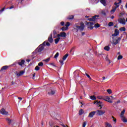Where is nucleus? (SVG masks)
Returning a JSON list of instances; mask_svg holds the SVG:
<instances>
[{
  "instance_id": "obj_32",
  "label": "nucleus",
  "mask_w": 127,
  "mask_h": 127,
  "mask_svg": "<svg viewBox=\"0 0 127 127\" xmlns=\"http://www.w3.org/2000/svg\"><path fill=\"white\" fill-rule=\"evenodd\" d=\"M85 74L86 76H87V77H88L89 78V80L92 79V78H91V76H90V75H89L88 73H87V72H85Z\"/></svg>"
},
{
  "instance_id": "obj_13",
  "label": "nucleus",
  "mask_w": 127,
  "mask_h": 127,
  "mask_svg": "<svg viewBox=\"0 0 127 127\" xmlns=\"http://www.w3.org/2000/svg\"><path fill=\"white\" fill-rule=\"evenodd\" d=\"M48 41L50 43H53V38H52V34H51L50 36L48 37Z\"/></svg>"
},
{
  "instance_id": "obj_39",
  "label": "nucleus",
  "mask_w": 127,
  "mask_h": 127,
  "mask_svg": "<svg viewBox=\"0 0 127 127\" xmlns=\"http://www.w3.org/2000/svg\"><path fill=\"white\" fill-rule=\"evenodd\" d=\"M102 14H103V15H106L107 13H106V11L104 10H102L101 12Z\"/></svg>"
},
{
  "instance_id": "obj_43",
  "label": "nucleus",
  "mask_w": 127,
  "mask_h": 127,
  "mask_svg": "<svg viewBox=\"0 0 127 127\" xmlns=\"http://www.w3.org/2000/svg\"><path fill=\"white\" fill-rule=\"evenodd\" d=\"M86 125H87L86 122H83V125H82V127H85Z\"/></svg>"
},
{
  "instance_id": "obj_61",
  "label": "nucleus",
  "mask_w": 127,
  "mask_h": 127,
  "mask_svg": "<svg viewBox=\"0 0 127 127\" xmlns=\"http://www.w3.org/2000/svg\"><path fill=\"white\" fill-rule=\"evenodd\" d=\"M119 0V3H122V0Z\"/></svg>"
},
{
  "instance_id": "obj_12",
  "label": "nucleus",
  "mask_w": 127,
  "mask_h": 127,
  "mask_svg": "<svg viewBox=\"0 0 127 127\" xmlns=\"http://www.w3.org/2000/svg\"><path fill=\"white\" fill-rule=\"evenodd\" d=\"M120 34V31L118 29H116L115 30V33L112 34V36H118Z\"/></svg>"
},
{
  "instance_id": "obj_49",
  "label": "nucleus",
  "mask_w": 127,
  "mask_h": 127,
  "mask_svg": "<svg viewBox=\"0 0 127 127\" xmlns=\"http://www.w3.org/2000/svg\"><path fill=\"white\" fill-rule=\"evenodd\" d=\"M117 9L116 8H115L114 9H113L112 10H111V12H115L116 11V10Z\"/></svg>"
},
{
  "instance_id": "obj_37",
  "label": "nucleus",
  "mask_w": 127,
  "mask_h": 127,
  "mask_svg": "<svg viewBox=\"0 0 127 127\" xmlns=\"http://www.w3.org/2000/svg\"><path fill=\"white\" fill-rule=\"evenodd\" d=\"M40 67H39V66H38H38H36L35 67V70L36 71H38V70H40Z\"/></svg>"
},
{
  "instance_id": "obj_58",
  "label": "nucleus",
  "mask_w": 127,
  "mask_h": 127,
  "mask_svg": "<svg viewBox=\"0 0 127 127\" xmlns=\"http://www.w3.org/2000/svg\"><path fill=\"white\" fill-rule=\"evenodd\" d=\"M119 6H120V5H116V7H115V8L117 9V8H118V7H119Z\"/></svg>"
},
{
  "instance_id": "obj_17",
  "label": "nucleus",
  "mask_w": 127,
  "mask_h": 127,
  "mask_svg": "<svg viewBox=\"0 0 127 127\" xmlns=\"http://www.w3.org/2000/svg\"><path fill=\"white\" fill-rule=\"evenodd\" d=\"M100 2L104 5V6H107V2L106 1V0H100Z\"/></svg>"
},
{
  "instance_id": "obj_34",
  "label": "nucleus",
  "mask_w": 127,
  "mask_h": 127,
  "mask_svg": "<svg viewBox=\"0 0 127 127\" xmlns=\"http://www.w3.org/2000/svg\"><path fill=\"white\" fill-rule=\"evenodd\" d=\"M38 66H40V67H42V66H43V63L42 62H40L38 64Z\"/></svg>"
},
{
  "instance_id": "obj_14",
  "label": "nucleus",
  "mask_w": 127,
  "mask_h": 127,
  "mask_svg": "<svg viewBox=\"0 0 127 127\" xmlns=\"http://www.w3.org/2000/svg\"><path fill=\"white\" fill-rule=\"evenodd\" d=\"M94 115H96V111H92L89 114L88 118H93Z\"/></svg>"
},
{
  "instance_id": "obj_51",
  "label": "nucleus",
  "mask_w": 127,
  "mask_h": 127,
  "mask_svg": "<svg viewBox=\"0 0 127 127\" xmlns=\"http://www.w3.org/2000/svg\"><path fill=\"white\" fill-rule=\"evenodd\" d=\"M18 100H19L18 103H20V101H21L22 100V98L18 97Z\"/></svg>"
},
{
  "instance_id": "obj_30",
  "label": "nucleus",
  "mask_w": 127,
  "mask_h": 127,
  "mask_svg": "<svg viewBox=\"0 0 127 127\" xmlns=\"http://www.w3.org/2000/svg\"><path fill=\"white\" fill-rule=\"evenodd\" d=\"M120 31H125L126 28L125 27H121V28H120Z\"/></svg>"
},
{
  "instance_id": "obj_41",
  "label": "nucleus",
  "mask_w": 127,
  "mask_h": 127,
  "mask_svg": "<svg viewBox=\"0 0 127 127\" xmlns=\"http://www.w3.org/2000/svg\"><path fill=\"white\" fill-rule=\"evenodd\" d=\"M106 127H113L110 123L106 124Z\"/></svg>"
},
{
  "instance_id": "obj_4",
  "label": "nucleus",
  "mask_w": 127,
  "mask_h": 127,
  "mask_svg": "<svg viewBox=\"0 0 127 127\" xmlns=\"http://www.w3.org/2000/svg\"><path fill=\"white\" fill-rule=\"evenodd\" d=\"M0 113H1V114L3 115V116H7V115H8V112L6 111L5 109L4 108H2L0 110Z\"/></svg>"
},
{
  "instance_id": "obj_18",
  "label": "nucleus",
  "mask_w": 127,
  "mask_h": 127,
  "mask_svg": "<svg viewBox=\"0 0 127 127\" xmlns=\"http://www.w3.org/2000/svg\"><path fill=\"white\" fill-rule=\"evenodd\" d=\"M25 63V61H24V60H22L20 62L18 63V64L20 66H22V65H24Z\"/></svg>"
},
{
  "instance_id": "obj_23",
  "label": "nucleus",
  "mask_w": 127,
  "mask_h": 127,
  "mask_svg": "<svg viewBox=\"0 0 127 127\" xmlns=\"http://www.w3.org/2000/svg\"><path fill=\"white\" fill-rule=\"evenodd\" d=\"M6 121L7 122L8 125H11V120H10L9 118H6Z\"/></svg>"
},
{
  "instance_id": "obj_47",
  "label": "nucleus",
  "mask_w": 127,
  "mask_h": 127,
  "mask_svg": "<svg viewBox=\"0 0 127 127\" xmlns=\"http://www.w3.org/2000/svg\"><path fill=\"white\" fill-rule=\"evenodd\" d=\"M59 62H60L61 64H62V65H63L64 64V61L63 60H60Z\"/></svg>"
},
{
  "instance_id": "obj_48",
  "label": "nucleus",
  "mask_w": 127,
  "mask_h": 127,
  "mask_svg": "<svg viewBox=\"0 0 127 127\" xmlns=\"http://www.w3.org/2000/svg\"><path fill=\"white\" fill-rule=\"evenodd\" d=\"M4 9H5V7H3L2 8V9H1L0 10V13H1V12H2V11H3V10H4Z\"/></svg>"
},
{
  "instance_id": "obj_9",
  "label": "nucleus",
  "mask_w": 127,
  "mask_h": 127,
  "mask_svg": "<svg viewBox=\"0 0 127 127\" xmlns=\"http://www.w3.org/2000/svg\"><path fill=\"white\" fill-rule=\"evenodd\" d=\"M104 100L108 102V103H113V101L111 100V98L109 96H105Z\"/></svg>"
},
{
  "instance_id": "obj_64",
  "label": "nucleus",
  "mask_w": 127,
  "mask_h": 127,
  "mask_svg": "<svg viewBox=\"0 0 127 127\" xmlns=\"http://www.w3.org/2000/svg\"><path fill=\"white\" fill-rule=\"evenodd\" d=\"M125 6H126V7L127 8V2L126 3Z\"/></svg>"
},
{
  "instance_id": "obj_1",
  "label": "nucleus",
  "mask_w": 127,
  "mask_h": 127,
  "mask_svg": "<svg viewBox=\"0 0 127 127\" xmlns=\"http://www.w3.org/2000/svg\"><path fill=\"white\" fill-rule=\"evenodd\" d=\"M99 15H95L93 16L92 18H89L88 19V20L89 21H92V22H86V25L88 26V28H90L91 30L93 29L94 28V24L96 23V22H98V18H97V17H99Z\"/></svg>"
},
{
  "instance_id": "obj_16",
  "label": "nucleus",
  "mask_w": 127,
  "mask_h": 127,
  "mask_svg": "<svg viewBox=\"0 0 127 127\" xmlns=\"http://www.w3.org/2000/svg\"><path fill=\"white\" fill-rule=\"evenodd\" d=\"M55 92H56V90L51 89V92H48V94L49 95V96H53V95L55 94Z\"/></svg>"
},
{
  "instance_id": "obj_54",
  "label": "nucleus",
  "mask_w": 127,
  "mask_h": 127,
  "mask_svg": "<svg viewBox=\"0 0 127 127\" xmlns=\"http://www.w3.org/2000/svg\"><path fill=\"white\" fill-rule=\"evenodd\" d=\"M113 121H114V122L115 123V124H116V123H117V119H116V118L114 119H113Z\"/></svg>"
},
{
  "instance_id": "obj_55",
  "label": "nucleus",
  "mask_w": 127,
  "mask_h": 127,
  "mask_svg": "<svg viewBox=\"0 0 127 127\" xmlns=\"http://www.w3.org/2000/svg\"><path fill=\"white\" fill-rule=\"evenodd\" d=\"M81 35H82V36H84V35H85V32H82Z\"/></svg>"
},
{
  "instance_id": "obj_56",
  "label": "nucleus",
  "mask_w": 127,
  "mask_h": 127,
  "mask_svg": "<svg viewBox=\"0 0 127 127\" xmlns=\"http://www.w3.org/2000/svg\"><path fill=\"white\" fill-rule=\"evenodd\" d=\"M102 78H103V81H104V80H106V77L103 76Z\"/></svg>"
},
{
  "instance_id": "obj_19",
  "label": "nucleus",
  "mask_w": 127,
  "mask_h": 127,
  "mask_svg": "<svg viewBox=\"0 0 127 127\" xmlns=\"http://www.w3.org/2000/svg\"><path fill=\"white\" fill-rule=\"evenodd\" d=\"M60 41V37H58L55 39V43L56 44H58V43Z\"/></svg>"
},
{
  "instance_id": "obj_24",
  "label": "nucleus",
  "mask_w": 127,
  "mask_h": 127,
  "mask_svg": "<svg viewBox=\"0 0 127 127\" xmlns=\"http://www.w3.org/2000/svg\"><path fill=\"white\" fill-rule=\"evenodd\" d=\"M110 49H111V48L108 46H106L104 47V50L106 51H110Z\"/></svg>"
},
{
  "instance_id": "obj_20",
  "label": "nucleus",
  "mask_w": 127,
  "mask_h": 127,
  "mask_svg": "<svg viewBox=\"0 0 127 127\" xmlns=\"http://www.w3.org/2000/svg\"><path fill=\"white\" fill-rule=\"evenodd\" d=\"M84 112H85L84 111V110H83L82 109H81L79 111V115L82 116V115L83 114Z\"/></svg>"
},
{
  "instance_id": "obj_35",
  "label": "nucleus",
  "mask_w": 127,
  "mask_h": 127,
  "mask_svg": "<svg viewBox=\"0 0 127 127\" xmlns=\"http://www.w3.org/2000/svg\"><path fill=\"white\" fill-rule=\"evenodd\" d=\"M65 26H66V27H69V26H70V22H67L66 24L65 25Z\"/></svg>"
},
{
  "instance_id": "obj_38",
  "label": "nucleus",
  "mask_w": 127,
  "mask_h": 127,
  "mask_svg": "<svg viewBox=\"0 0 127 127\" xmlns=\"http://www.w3.org/2000/svg\"><path fill=\"white\" fill-rule=\"evenodd\" d=\"M108 25L109 26H113L114 25V23L113 22H110Z\"/></svg>"
},
{
  "instance_id": "obj_52",
  "label": "nucleus",
  "mask_w": 127,
  "mask_h": 127,
  "mask_svg": "<svg viewBox=\"0 0 127 127\" xmlns=\"http://www.w3.org/2000/svg\"><path fill=\"white\" fill-rule=\"evenodd\" d=\"M50 64L54 66V67H56V66L54 65V63H51V64Z\"/></svg>"
},
{
  "instance_id": "obj_11",
  "label": "nucleus",
  "mask_w": 127,
  "mask_h": 127,
  "mask_svg": "<svg viewBox=\"0 0 127 127\" xmlns=\"http://www.w3.org/2000/svg\"><path fill=\"white\" fill-rule=\"evenodd\" d=\"M24 73H25V71L24 70H21L19 72V73H16V75L17 77H20V76H21L22 75H23Z\"/></svg>"
},
{
  "instance_id": "obj_53",
  "label": "nucleus",
  "mask_w": 127,
  "mask_h": 127,
  "mask_svg": "<svg viewBox=\"0 0 127 127\" xmlns=\"http://www.w3.org/2000/svg\"><path fill=\"white\" fill-rule=\"evenodd\" d=\"M120 3H119V2L117 3V2H115L114 3V4H115V5H118V4H120Z\"/></svg>"
},
{
  "instance_id": "obj_26",
  "label": "nucleus",
  "mask_w": 127,
  "mask_h": 127,
  "mask_svg": "<svg viewBox=\"0 0 127 127\" xmlns=\"http://www.w3.org/2000/svg\"><path fill=\"white\" fill-rule=\"evenodd\" d=\"M100 26H101V25H100V24H99V23H96V24H94L95 28H99V27H100Z\"/></svg>"
},
{
  "instance_id": "obj_5",
  "label": "nucleus",
  "mask_w": 127,
  "mask_h": 127,
  "mask_svg": "<svg viewBox=\"0 0 127 127\" xmlns=\"http://www.w3.org/2000/svg\"><path fill=\"white\" fill-rule=\"evenodd\" d=\"M118 21L121 24H123V25L126 24V19H125V18H120L118 19Z\"/></svg>"
},
{
  "instance_id": "obj_2",
  "label": "nucleus",
  "mask_w": 127,
  "mask_h": 127,
  "mask_svg": "<svg viewBox=\"0 0 127 127\" xmlns=\"http://www.w3.org/2000/svg\"><path fill=\"white\" fill-rule=\"evenodd\" d=\"M44 46H50V43L46 41H44L42 44L40 45L34 51L33 53L37 54V53H40L42 51L44 50Z\"/></svg>"
},
{
  "instance_id": "obj_6",
  "label": "nucleus",
  "mask_w": 127,
  "mask_h": 127,
  "mask_svg": "<svg viewBox=\"0 0 127 127\" xmlns=\"http://www.w3.org/2000/svg\"><path fill=\"white\" fill-rule=\"evenodd\" d=\"M94 104H95L98 107H103L104 106L103 102L97 100L94 102Z\"/></svg>"
},
{
  "instance_id": "obj_60",
  "label": "nucleus",
  "mask_w": 127,
  "mask_h": 127,
  "mask_svg": "<svg viewBox=\"0 0 127 127\" xmlns=\"http://www.w3.org/2000/svg\"><path fill=\"white\" fill-rule=\"evenodd\" d=\"M27 62H30V60L27 59L26 60Z\"/></svg>"
},
{
  "instance_id": "obj_21",
  "label": "nucleus",
  "mask_w": 127,
  "mask_h": 127,
  "mask_svg": "<svg viewBox=\"0 0 127 127\" xmlns=\"http://www.w3.org/2000/svg\"><path fill=\"white\" fill-rule=\"evenodd\" d=\"M125 113H126V110L124 109L122 112L121 114V118H124V115H125Z\"/></svg>"
},
{
  "instance_id": "obj_27",
  "label": "nucleus",
  "mask_w": 127,
  "mask_h": 127,
  "mask_svg": "<svg viewBox=\"0 0 127 127\" xmlns=\"http://www.w3.org/2000/svg\"><path fill=\"white\" fill-rule=\"evenodd\" d=\"M121 118L122 121H123V123H127V120L125 118V117Z\"/></svg>"
},
{
  "instance_id": "obj_10",
  "label": "nucleus",
  "mask_w": 127,
  "mask_h": 127,
  "mask_svg": "<svg viewBox=\"0 0 127 127\" xmlns=\"http://www.w3.org/2000/svg\"><path fill=\"white\" fill-rule=\"evenodd\" d=\"M58 37H66V33L61 32L60 34L57 35Z\"/></svg>"
},
{
  "instance_id": "obj_31",
  "label": "nucleus",
  "mask_w": 127,
  "mask_h": 127,
  "mask_svg": "<svg viewBox=\"0 0 127 127\" xmlns=\"http://www.w3.org/2000/svg\"><path fill=\"white\" fill-rule=\"evenodd\" d=\"M91 100H97V98L95 96H90Z\"/></svg>"
},
{
  "instance_id": "obj_46",
  "label": "nucleus",
  "mask_w": 127,
  "mask_h": 127,
  "mask_svg": "<svg viewBox=\"0 0 127 127\" xmlns=\"http://www.w3.org/2000/svg\"><path fill=\"white\" fill-rule=\"evenodd\" d=\"M53 34L54 35H56V34H57V32H56V30H53Z\"/></svg>"
},
{
  "instance_id": "obj_15",
  "label": "nucleus",
  "mask_w": 127,
  "mask_h": 127,
  "mask_svg": "<svg viewBox=\"0 0 127 127\" xmlns=\"http://www.w3.org/2000/svg\"><path fill=\"white\" fill-rule=\"evenodd\" d=\"M9 68V66L8 65H4L3 66L1 69L0 71H5V70H7V69Z\"/></svg>"
},
{
  "instance_id": "obj_7",
  "label": "nucleus",
  "mask_w": 127,
  "mask_h": 127,
  "mask_svg": "<svg viewBox=\"0 0 127 127\" xmlns=\"http://www.w3.org/2000/svg\"><path fill=\"white\" fill-rule=\"evenodd\" d=\"M106 113V111H102L101 110H97L96 111V114L97 116H103Z\"/></svg>"
},
{
  "instance_id": "obj_25",
  "label": "nucleus",
  "mask_w": 127,
  "mask_h": 127,
  "mask_svg": "<svg viewBox=\"0 0 127 127\" xmlns=\"http://www.w3.org/2000/svg\"><path fill=\"white\" fill-rule=\"evenodd\" d=\"M67 19H69V20H71V19H74V15H69L67 17Z\"/></svg>"
},
{
  "instance_id": "obj_57",
  "label": "nucleus",
  "mask_w": 127,
  "mask_h": 127,
  "mask_svg": "<svg viewBox=\"0 0 127 127\" xmlns=\"http://www.w3.org/2000/svg\"><path fill=\"white\" fill-rule=\"evenodd\" d=\"M111 18H112V19H114V18H115V16H112L111 17Z\"/></svg>"
},
{
  "instance_id": "obj_29",
  "label": "nucleus",
  "mask_w": 127,
  "mask_h": 127,
  "mask_svg": "<svg viewBox=\"0 0 127 127\" xmlns=\"http://www.w3.org/2000/svg\"><path fill=\"white\" fill-rule=\"evenodd\" d=\"M97 98L99 99V100H104L105 97L102 96H99L97 97Z\"/></svg>"
},
{
  "instance_id": "obj_63",
  "label": "nucleus",
  "mask_w": 127,
  "mask_h": 127,
  "mask_svg": "<svg viewBox=\"0 0 127 127\" xmlns=\"http://www.w3.org/2000/svg\"><path fill=\"white\" fill-rule=\"evenodd\" d=\"M114 27H116V28H118V25H116L114 26Z\"/></svg>"
},
{
  "instance_id": "obj_8",
  "label": "nucleus",
  "mask_w": 127,
  "mask_h": 127,
  "mask_svg": "<svg viewBox=\"0 0 127 127\" xmlns=\"http://www.w3.org/2000/svg\"><path fill=\"white\" fill-rule=\"evenodd\" d=\"M122 38L121 37H119L117 40H116V42H115V39L113 40V44H114V45H117V44H119L120 43V42L121 41V40Z\"/></svg>"
},
{
  "instance_id": "obj_62",
  "label": "nucleus",
  "mask_w": 127,
  "mask_h": 127,
  "mask_svg": "<svg viewBox=\"0 0 127 127\" xmlns=\"http://www.w3.org/2000/svg\"><path fill=\"white\" fill-rule=\"evenodd\" d=\"M33 77L34 78V77H35V73H34L33 74Z\"/></svg>"
},
{
  "instance_id": "obj_3",
  "label": "nucleus",
  "mask_w": 127,
  "mask_h": 127,
  "mask_svg": "<svg viewBox=\"0 0 127 127\" xmlns=\"http://www.w3.org/2000/svg\"><path fill=\"white\" fill-rule=\"evenodd\" d=\"M80 26L79 25V23L75 24L74 25V29H75L76 31V32H78L79 30L80 31H83L84 29H85V24H84V22H81Z\"/></svg>"
},
{
  "instance_id": "obj_33",
  "label": "nucleus",
  "mask_w": 127,
  "mask_h": 127,
  "mask_svg": "<svg viewBox=\"0 0 127 127\" xmlns=\"http://www.w3.org/2000/svg\"><path fill=\"white\" fill-rule=\"evenodd\" d=\"M44 61L46 62V63H48V62H49V61H50V58H49L46 60H44Z\"/></svg>"
},
{
  "instance_id": "obj_40",
  "label": "nucleus",
  "mask_w": 127,
  "mask_h": 127,
  "mask_svg": "<svg viewBox=\"0 0 127 127\" xmlns=\"http://www.w3.org/2000/svg\"><path fill=\"white\" fill-rule=\"evenodd\" d=\"M121 59H123V56L119 55L118 57V60H121Z\"/></svg>"
},
{
  "instance_id": "obj_59",
  "label": "nucleus",
  "mask_w": 127,
  "mask_h": 127,
  "mask_svg": "<svg viewBox=\"0 0 127 127\" xmlns=\"http://www.w3.org/2000/svg\"><path fill=\"white\" fill-rule=\"evenodd\" d=\"M11 85H14V82L12 81L11 82Z\"/></svg>"
},
{
  "instance_id": "obj_28",
  "label": "nucleus",
  "mask_w": 127,
  "mask_h": 127,
  "mask_svg": "<svg viewBox=\"0 0 127 127\" xmlns=\"http://www.w3.org/2000/svg\"><path fill=\"white\" fill-rule=\"evenodd\" d=\"M62 31H65V30H68V27H65L64 26L62 28Z\"/></svg>"
},
{
  "instance_id": "obj_22",
  "label": "nucleus",
  "mask_w": 127,
  "mask_h": 127,
  "mask_svg": "<svg viewBox=\"0 0 127 127\" xmlns=\"http://www.w3.org/2000/svg\"><path fill=\"white\" fill-rule=\"evenodd\" d=\"M68 56H69V54H65L63 58V60L65 61L66 60V59H67V57H68Z\"/></svg>"
},
{
  "instance_id": "obj_44",
  "label": "nucleus",
  "mask_w": 127,
  "mask_h": 127,
  "mask_svg": "<svg viewBox=\"0 0 127 127\" xmlns=\"http://www.w3.org/2000/svg\"><path fill=\"white\" fill-rule=\"evenodd\" d=\"M107 92H108L109 94H112V90L111 89H107Z\"/></svg>"
},
{
  "instance_id": "obj_50",
  "label": "nucleus",
  "mask_w": 127,
  "mask_h": 127,
  "mask_svg": "<svg viewBox=\"0 0 127 127\" xmlns=\"http://www.w3.org/2000/svg\"><path fill=\"white\" fill-rule=\"evenodd\" d=\"M64 24H65V22H64V21H62L61 22V25H62V26H64Z\"/></svg>"
},
{
  "instance_id": "obj_45",
  "label": "nucleus",
  "mask_w": 127,
  "mask_h": 127,
  "mask_svg": "<svg viewBox=\"0 0 127 127\" xmlns=\"http://www.w3.org/2000/svg\"><path fill=\"white\" fill-rule=\"evenodd\" d=\"M14 8V6H10V7H7V9H12V8Z\"/></svg>"
},
{
  "instance_id": "obj_36",
  "label": "nucleus",
  "mask_w": 127,
  "mask_h": 127,
  "mask_svg": "<svg viewBox=\"0 0 127 127\" xmlns=\"http://www.w3.org/2000/svg\"><path fill=\"white\" fill-rule=\"evenodd\" d=\"M58 56H59V53L58 52L56 54V55L54 56V58L56 59L57 58H58Z\"/></svg>"
},
{
  "instance_id": "obj_42",
  "label": "nucleus",
  "mask_w": 127,
  "mask_h": 127,
  "mask_svg": "<svg viewBox=\"0 0 127 127\" xmlns=\"http://www.w3.org/2000/svg\"><path fill=\"white\" fill-rule=\"evenodd\" d=\"M86 125H87L86 122H83V125H82V127H85Z\"/></svg>"
}]
</instances>
